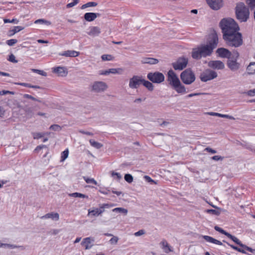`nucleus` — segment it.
<instances>
[{"mask_svg":"<svg viewBox=\"0 0 255 255\" xmlns=\"http://www.w3.org/2000/svg\"><path fill=\"white\" fill-rule=\"evenodd\" d=\"M223 34V39L229 47H239L243 43V36L239 32L240 27L232 18H223L219 23Z\"/></svg>","mask_w":255,"mask_h":255,"instance_id":"f257e3e1","label":"nucleus"},{"mask_svg":"<svg viewBox=\"0 0 255 255\" xmlns=\"http://www.w3.org/2000/svg\"><path fill=\"white\" fill-rule=\"evenodd\" d=\"M167 81L172 88L178 94H185L187 93L185 87L182 84L176 73L170 69L167 73Z\"/></svg>","mask_w":255,"mask_h":255,"instance_id":"f03ea898","label":"nucleus"},{"mask_svg":"<svg viewBox=\"0 0 255 255\" xmlns=\"http://www.w3.org/2000/svg\"><path fill=\"white\" fill-rule=\"evenodd\" d=\"M235 14L237 19L240 22H246L249 18V9L244 2H239L235 7Z\"/></svg>","mask_w":255,"mask_h":255,"instance_id":"7ed1b4c3","label":"nucleus"},{"mask_svg":"<svg viewBox=\"0 0 255 255\" xmlns=\"http://www.w3.org/2000/svg\"><path fill=\"white\" fill-rule=\"evenodd\" d=\"M210 55L209 50L206 48L203 44L196 48H193L191 55L192 57L196 60L200 59L202 57H206Z\"/></svg>","mask_w":255,"mask_h":255,"instance_id":"20e7f679","label":"nucleus"},{"mask_svg":"<svg viewBox=\"0 0 255 255\" xmlns=\"http://www.w3.org/2000/svg\"><path fill=\"white\" fill-rule=\"evenodd\" d=\"M218 36L217 33L214 31L209 35L207 44H203L209 50V52L211 55L213 50L216 48L218 44Z\"/></svg>","mask_w":255,"mask_h":255,"instance_id":"39448f33","label":"nucleus"},{"mask_svg":"<svg viewBox=\"0 0 255 255\" xmlns=\"http://www.w3.org/2000/svg\"><path fill=\"white\" fill-rule=\"evenodd\" d=\"M180 79L186 85H190L195 80V75L190 68H188L180 74Z\"/></svg>","mask_w":255,"mask_h":255,"instance_id":"423d86ee","label":"nucleus"},{"mask_svg":"<svg viewBox=\"0 0 255 255\" xmlns=\"http://www.w3.org/2000/svg\"><path fill=\"white\" fill-rule=\"evenodd\" d=\"M147 79L154 83L160 84L165 79L164 75L159 72H149L147 75Z\"/></svg>","mask_w":255,"mask_h":255,"instance_id":"0eeeda50","label":"nucleus"},{"mask_svg":"<svg viewBox=\"0 0 255 255\" xmlns=\"http://www.w3.org/2000/svg\"><path fill=\"white\" fill-rule=\"evenodd\" d=\"M188 62V60L185 57H180L177 60L172 63V65L175 70H182L184 69Z\"/></svg>","mask_w":255,"mask_h":255,"instance_id":"6e6552de","label":"nucleus"},{"mask_svg":"<svg viewBox=\"0 0 255 255\" xmlns=\"http://www.w3.org/2000/svg\"><path fill=\"white\" fill-rule=\"evenodd\" d=\"M217 77V73L213 70L207 69L200 74V78L202 82H206Z\"/></svg>","mask_w":255,"mask_h":255,"instance_id":"1a4fd4ad","label":"nucleus"},{"mask_svg":"<svg viewBox=\"0 0 255 255\" xmlns=\"http://www.w3.org/2000/svg\"><path fill=\"white\" fill-rule=\"evenodd\" d=\"M108 88L106 83L102 81H96L92 85L91 91L95 93H101L105 91Z\"/></svg>","mask_w":255,"mask_h":255,"instance_id":"9d476101","label":"nucleus"},{"mask_svg":"<svg viewBox=\"0 0 255 255\" xmlns=\"http://www.w3.org/2000/svg\"><path fill=\"white\" fill-rule=\"evenodd\" d=\"M142 76L134 75L129 80V87L131 89H137L142 84Z\"/></svg>","mask_w":255,"mask_h":255,"instance_id":"9b49d317","label":"nucleus"},{"mask_svg":"<svg viewBox=\"0 0 255 255\" xmlns=\"http://www.w3.org/2000/svg\"><path fill=\"white\" fill-rule=\"evenodd\" d=\"M110 205L108 204H103L100 206L99 208H95L92 210H89V214L93 216H98L105 211V208H108Z\"/></svg>","mask_w":255,"mask_h":255,"instance_id":"f8f14e48","label":"nucleus"},{"mask_svg":"<svg viewBox=\"0 0 255 255\" xmlns=\"http://www.w3.org/2000/svg\"><path fill=\"white\" fill-rule=\"evenodd\" d=\"M227 65L228 68L232 71H236L239 69L240 64L236 59L233 60L230 58L228 59Z\"/></svg>","mask_w":255,"mask_h":255,"instance_id":"ddd939ff","label":"nucleus"},{"mask_svg":"<svg viewBox=\"0 0 255 255\" xmlns=\"http://www.w3.org/2000/svg\"><path fill=\"white\" fill-rule=\"evenodd\" d=\"M208 66L214 69L222 70L225 67L223 62L220 60L210 61L208 63Z\"/></svg>","mask_w":255,"mask_h":255,"instance_id":"4468645a","label":"nucleus"},{"mask_svg":"<svg viewBox=\"0 0 255 255\" xmlns=\"http://www.w3.org/2000/svg\"><path fill=\"white\" fill-rule=\"evenodd\" d=\"M210 7L214 10L220 9L223 5L222 0H206Z\"/></svg>","mask_w":255,"mask_h":255,"instance_id":"2eb2a0df","label":"nucleus"},{"mask_svg":"<svg viewBox=\"0 0 255 255\" xmlns=\"http://www.w3.org/2000/svg\"><path fill=\"white\" fill-rule=\"evenodd\" d=\"M216 53L218 54L219 57L224 58H228V59L232 55L231 52L225 48H218L216 51Z\"/></svg>","mask_w":255,"mask_h":255,"instance_id":"dca6fc26","label":"nucleus"},{"mask_svg":"<svg viewBox=\"0 0 255 255\" xmlns=\"http://www.w3.org/2000/svg\"><path fill=\"white\" fill-rule=\"evenodd\" d=\"M101 14L99 13L94 12H87L85 13L84 17L85 19L87 21H94L97 17H99Z\"/></svg>","mask_w":255,"mask_h":255,"instance_id":"f3484780","label":"nucleus"},{"mask_svg":"<svg viewBox=\"0 0 255 255\" xmlns=\"http://www.w3.org/2000/svg\"><path fill=\"white\" fill-rule=\"evenodd\" d=\"M41 219H51L53 220L58 221L59 219V215L57 213L51 212L45 214L40 217Z\"/></svg>","mask_w":255,"mask_h":255,"instance_id":"a211bd4d","label":"nucleus"},{"mask_svg":"<svg viewBox=\"0 0 255 255\" xmlns=\"http://www.w3.org/2000/svg\"><path fill=\"white\" fill-rule=\"evenodd\" d=\"M59 55L62 56L75 57L79 55V52L74 50H67L59 53Z\"/></svg>","mask_w":255,"mask_h":255,"instance_id":"6ab92c4d","label":"nucleus"},{"mask_svg":"<svg viewBox=\"0 0 255 255\" xmlns=\"http://www.w3.org/2000/svg\"><path fill=\"white\" fill-rule=\"evenodd\" d=\"M101 32V30L99 27L98 26H92L90 27V31L88 32V34L95 36H98Z\"/></svg>","mask_w":255,"mask_h":255,"instance_id":"aec40b11","label":"nucleus"},{"mask_svg":"<svg viewBox=\"0 0 255 255\" xmlns=\"http://www.w3.org/2000/svg\"><path fill=\"white\" fill-rule=\"evenodd\" d=\"M53 72L58 74L59 76H65L67 74V72L65 70V68L62 67L54 68Z\"/></svg>","mask_w":255,"mask_h":255,"instance_id":"412c9836","label":"nucleus"},{"mask_svg":"<svg viewBox=\"0 0 255 255\" xmlns=\"http://www.w3.org/2000/svg\"><path fill=\"white\" fill-rule=\"evenodd\" d=\"M203 238L207 242L213 243L219 245H223V244L220 241H218L212 237L209 236H203Z\"/></svg>","mask_w":255,"mask_h":255,"instance_id":"4be33fe9","label":"nucleus"},{"mask_svg":"<svg viewBox=\"0 0 255 255\" xmlns=\"http://www.w3.org/2000/svg\"><path fill=\"white\" fill-rule=\"evenodd\" d=\"M160 244L161 245L162 249L165 253H168L172 251L170 247L166 240H163Z\"/></svg>","mask_w":255,"mask_h":255,"instance_id":"5701e85b","label":"nucleus"},{"mask_svg":"<svg viewBox=\"0 0 255 255\" xmlns=\"http://www.w3.org/2000/svg\"><path fill=\"white\" fill-rule=\"evenodd\" d=\"M141 62L144 64H155L158 62V60L153 58H144Z\"/></svg>","mask_w":255,"mask_h":255,"instance_id":"b1692460","label":"nucleus"},{"mask_svg":"<svg viewBox=\"0 0 255 255\" xmlns=\"http://www.w3.org/2000/svg\"><path fill=\"white\" fill-rule=\"evenodd\" d=\"M23 27L20 26H14L13 28L10 29L8 31V36H13L15 33L22 30L23 29Z\"/></svg>","mask_w":255,"mask_h":255,"instance_id":"393cba45","label":"nucleus"},{"mask_svg":"<svg viewBox=\"0 0 255 255\" xmlns=\"http://www.w3.org/2000/svg\"><path fill=\"white\" fill-rule=\"evenodd\" d=\"M247 73L253 75L255 73V62H251L247 68Z\"/></svg>","mask_w":255,"mask_h":255,"instance_id":"a878e982","label":"nucleus"},{"mask_svg":"<svg viewBox=\"0 0 255 255\" xmlns=\"http://www.w3.org/2000/svg\"><path fill=\"white\" fill-rule=\"evenodd\" d=\"M91 243V238L90 237H87L83 239L81 242V245L85 247L86 250H89L92 247V246H89V244H90Z\"/></svg>","mask_w":255,"mask_h":255,"instance_id":"bb28decb","label":"nucleus"},{"mask_svg":"<svg viewBox=\"0 0 255 255\" xmlns=\"http://www.w3.org/2000/svg\"><path fill=\"white\" fill-rule=\"evenodd\" d=\"M149 91H152L154 89V86L150 82L143 79L142 84Z\"/></svg>","mask_w":255,"mask_h":255,"instance_id":"cd10ccee","label":"nucleus"},{"mask_svg":"<svg viewBox=\"0 0 255 255\" xmlns=\"http://www.w3.org/2000/svg\"><path fill=\"white\" fill-rule=\"evenodd\" d=\"M209 114L211 116H217L219 117L229 119L230 120H235V118L233 116H230L228 115H224V114H219V113H213V112H212V113H210Z\"/></svg>","mask_w":255,"mask_h":255,"instance_id":"c85d7f7f","label":"nucleus"},{"mask_svg":"<svg viewBox=\"0 0 255 255\" xmlns=\"http://www.w3.org/2000/svg\"><path fill=\"white\" fill-rule=\"evenodd\" d=\"M223 242L224 243H226L228 246H229L230 247H231V248H232L233 249L239 252H240V253H242L243 254H247V252L245 251V250L244 249H241V248H239L236 246H235L233 245H231L230 244H229V243L227 242L225 240H223Z\"/></svg>","mask_w":255,"mask_h":255,"instance_id":"c756f323","label":"nucleus"},{"mask_svg":"<svg viewBox=\"0 0 255 255\" xmlns=\"http://www.w3.org/2000/svg\"><path fill=\"white\" fill-rule=\"evenodd\" d=\"M227 237L231 239L233 242H234L236 244L239 245L241 247L243 245L242 243L235 236H234L229 233V234L227 236Z\"/></svg>","mask_w":255,"mask_h":255,"instance_id":"7c9ffc66","label":"nucleus"},{"mask_svg":"<svg viewBox=\"0 0 255 255\" xmlns=\"http://www.w3.org/2000/svg\"><path fill=\"white\" fill-rule=\"evenodd\" d=\"M89 142L91 146L97 149H100L103 146L102 144L97 141H96L93 139H90Z\"/></svg>","mask_w":255,"mask_h":255,"instance_id":"2f4dec72","label":"nucleus"},{"mask_svg":"<svg viewBox=\"0 0 255 255\" xmlns=\"http://www.w3.org/2000/svg\"><path fill=\"white\" fill-rule=\"evenodd\" d=\"M114 212H118L123 214L124 215H127L128 213V210L122 207L116 208L113 210Z\"/></svg>","mask_w":255,"mask_h":255,"instance_id":"473e14b6","label":"nucleus"},{"mask_svg":"<svg viewBox=\"0 0 255 255\" xmlns=\"http://www.w3.org/2000/svg\"><path fill=\"white\" fill-rule=\"evenodd\" d=\"M97 5H98V3L97 2H94V1H90V2H88L82 5L81 8L83 9L89 7L96 6Z\"/></svg>","mask_w":255,"mask_h":255,"instance_id":"72a5a7b5","label":"nucleus"},{"mask_svg":"<svg viewBox=\"0 0 255 255\" xmlns=\"http://www.w3.org/2000/svg\"><path fill=\"white\" fill-rule=\"evenodd\" d=\"M206 212L209 214H212V215L219 216L221 213V209L218 208H217V210L208 209V210H207Z\"/></svg>","mask_w":255,"mask_h":255,"instance_id":"f704fd0d","label":"nucleus"},{"mask_svg":"<svg viewBox=\"0 0 255 255\" xmlns=\"http://www.w3.org/2000/svg\"><path fill=\"white\" fill-rule=\"evenodd\" d=\"M69 196H70V197H73L88 198V196H87V195H86L85 194L80 193H78V192H75V193L69 194Z\"/></svg>","mask_w":255,"mask_h":255,"instance_id":"c9c22d12","label":"nucleus"},{"mask_svg":"<svg viewBox=\"0 0 255 255\" xmlns=\"http://www.w3.org/2000/svg\"><path fill=\"white\" fill-rule=\"evenodd\" d=\"M35 23L38 24H45L47 25H50L51 24V22L50 21L44 19H38L35 21Z\"/></svg>","mask_w":255,"mask_h":255,"instance_id":"e433bc0d","label":"nucleus"},{"mask_svg":"<svg viewBox=\"0 0 255 255\" xmlns=\"http://www.w3.org/2000/svg\"><path fill=\"white\" fill-rule=\"evenodd\" d=\"M231 56L230 57V59L237 60L238 58L239 57L240 54L239 53L237 50H234L231 52Z\"/></svg>","mask_w":255,"mask_h":255,"instance_id":"4c0bfd02","label":"nucleus"},{"mask_svg":"<svg viewBox=\"0 0 255 255\" xmlns=\"http://www.w3.org/2000/svg\"><path fill=\"white\" fill-rule=\"evenodd\" d=\"M69 151L68 149L62 152L61 156V161H64L68 156Z\"/></svg>","mask_w":255,"mask_h":255,"instance_id":"58836bf2","label":"nucleus"},{"mask_svg":"<svg viewBox=\"0 0 255 255\" xmlns=\"http://www.w3.org/2000/svg\"><path fill=\"white\" fill-rule=\"evenodd\" d=\"M84 179L86 182L88 184H93L95 185H97V181L93 178H89L88 177L84 176L83 177Z\"/></svg>","mask_w":255,"mask_h":255,"instance_id":"ea45409f","label":"nucleus"},{"mask_svg":"<svg viewBox=\"0 0 255 255\" xmlns=\"http://www.w3.org/2000/svg\"><path fill=\"white\" fill-rule=\"evenodd\" d=\"M101 58L103 61H111L113 60L114 57L109 54H104L101 56Z\"/></svg>","mask_w":255,"mask_h":255,"instance_id":"a19ab883","label":"nucleus"},{"mask_svg":"<svg viewBox=\"0 0 255 255\" xmlns=\"http://www.w3.org/2000/svg\"><path fill=\"white\" fill-rule=\"evenodd\" d=\"M214 229L216 231H218V232H220V233L225 235L227 237L228 235L229 234V233L227 232L226 231L224 230L223 229H222L221 228H220L217 226H215L214 227Z\"/></svg>","mask_w":255,"mask_h":255,"instance_id":"79ce46f5","label":"nucleus"},{"mask_svg":"<svg viewBox=\"0 0 255 255\" xmlns=\"http://www.w3.org/2000/svg\"><path fill=\"white\" fill-rule=\"evenodd\" d=\"M246 3L251 9L255 7V0H246Z\"/></svg>","mask_w":255,"mask_h":255,"instance_id":"37998d69","label":"nucleus"},{"mask_svg":"<svg viewBox=\"0 0 255 255\" xmlns=\"http://www.w3.org/2000/svg\"><path fill=\"white\" fill-rule=\"evenodd\" d=\"M124 178L125 180L129 183L133 181V177L130 174H126Z\"/></svg>","mask_w":255,"mask_h":255,"instance_id":"c03bdc74","label":"nucleus"},{"mask_svg":"<svg viewBox=\"0 0 255 255\" xmlns=\"http://www.w3.org/2000/svg\"><path fill=\"white\" fill-rule=\"evenodd\" d=\"M17 42V40L15 39H11L9 40H7L6 41V43L10 46H12L14 45Z\"/></svg>","mask_w":255,"mask_h":255,"instance_id":"a18cd8bd","label":"nucleus"},{"mask_svg":"<svg viewBox=\"0 0 255 255\" xmlns=\"http://www.w3.org/2000/svg\"><path fill=\"white\" fill-rule=\"evenodd\" d=\"M23 97L24 98L29 99H31L32 100H33V101H37L38 102H41L40 100H38V99H36L35 98L32 97V96H31L30 95H28V94H23Z\"/></svg>","mask_w":255,"mask_h":255,"instance_id":"49530a36","label":"nucleus"},{"mask_svg":"<svg viewBox=\"0 0 255 255\" xmlns=\"http://www.w3.org/2000/svg\"><path fill=\"white\" fill-rule=\"evenodd\" d=\"M1 246L2 247V248H10V249H14V248H16L18 247L17 246L14 245H11V244H3V243H2L1 244Z\"/></svg>","mask_w":255,"mask_h":255,"instance_id":"de8ad7c7","label":"nucleus"},{"mask_svg":"<svg viewBox=\"0 0 255 255\" xmlns=\"http://www.w3.org/2000/svg\"><path fill=\"white\" fill-rule=\"evenodd\" d=\"M44 134H45L44 133L42 132H35L33 133V138L34 139H39L43 137L44 135Z\"/></svg>","mask_w":255,"mask_h":255,"instance_id":"09e8293b","label":"nucleus"},{"mask_svg":"<svg viewBox=\"0 0 255 255\" xmlns=\"http://www.w3.org/2000/svg\"><path fill=\"white\" fill-rule=\"evenodd\" d=\"M79 1V0H73V2L68 3L66 5L67 8L72 7L76 5Z\"/></svg>","mask_w":255,"mask_h":255,"instance_id":"8fccbe9b","label":"nucleus"},{"mask_svg":"<svg viewBox=\"0 0 255 255\" xmlns=\"http://www.w3.org/2000/svg\"><path fill=\"white\" fill-rule=\"evenodd\" d=\"M32 71L42 76H46L47 75L46 73L42 70L33 69Z\"/></svg>","mask_w":255,"mask_h":255,"instance_id":"3c124183","label":"nucleus"},{"mask_svg":"<svg viewBox=\"0 0 255 255\" xmlns=\"http://www.w3.org/2000/svg\"><path fill=\"white\" fill-rule=\"evenodd\" d=\"M49 128L51 130H55V131H59V130H61V127L58 125H51L50 127Z\"/></svg>","mask_w":255,"mask_h":255,"instance_id":"603ef678","label":"nucleus"},{"mask_svg":"<svg viewBox=\"0 0 255 255\" xmlns=\"http://www.w3.org/2000/svg\"><path fill=\"white\" fill-rule=\"evenodd\" d=\"M122 71L121 69H116V68H111L109 69V74H117L120 73L119 71Z\"/></svg>","mask_w":255,"mask_h":255,"instance_id":"864d4df0","label":"nucleus"},{"mask_svg":"<svg viewBox=\"0 0 255 255\" xmlns=\"http://www.w3.org/2000/svg\"><path fill=\"white\" fill-rule=\"evenodd\" d=\"M8 60L10 62H11L12 63H16L17 62V60H16L15 59V56L12 54H11L9 56V58L8 59Z\"/></svg>","mask_w":255,"mask_h":255,"instance_id":"5fc2aeb1","label":"nucleus"},{"mask_svg":"<svg viewBox=\"0 0 255 255\" xmlns=\"http://www.w3.org/2000/svg\"><path fill=\"white\" fill-rule=\"evenodd\" d=\"M144 178L146 180V181L150 183L151 184H156V182L152 179L149 176L145 175L144 176Z\"/></svg>","mask_w":255,"mask_h":255,"instance_id":"6e6d98bb","label":"nucleus"},{"mask_svg":"<svg viewBox=\"0 0 255 255\" xmlns=\"http://www.w3.org/2000/svg\"><path fill=\"white\" fill-rule=\"evenodd\" d=\"M4 22L6 23H14L17 24L18 22V20L17 19H12V20H10L9 19H4L3 20Z\"/></svg>","mask_w":255,"mask_h":255,"instance_id":"4d7b16f0","label":"nucleus"},{"mask_svg":"<svg viewBox=\"0 0 255 255\" xmlns=\"http://www.w3.org/2000/svg\"><path fill=\"white\" fill-rule=\"evenodd\" d=\"M112 176L113 177L116 176V178L117 179H121L122 178V176L119 173L115 172L114 171L112 172Z\"/></svg>","mask_w":255,"mask_h":255,"instance_id":"13d9d810","label":"nucleus"},{"mask_svg":"<svg viewBox=\"0 0 255 255\" xmlns=\"http://www.w3.org/2000/svg\"><path fill=\"white\" fill-rule=\"evenodd\" d=\"M118 240L119 239L117 237H113L110 239V242L111 244H116L118 241Z\"/></svg>","mask_w":255,"mask_h":255,"instance_id":"bf43d9fd","label":"nucleus"},{"mask_svg":"<svg viewBox=\"0 0 255 255\" xmlns=\"http://www.w3.org/2000/svg\"><path fill=\"white\" fill-rule=\"evenodd\" d=\"M145 231L143 230H140L138 232H136L134 233V236L138 237L143 235Z\"/></svg>","mask_w":255,"mask_h":255,"instance_id":"052dcab7","label":"nucleus"},{"mask_svg":"<svg viewBox=\"0 0 255 255\" xmlns=\"http://www.w3.org/2000/svg\"><path fill=\"white\" fill-rule=\"evenodd\" d=\"M223 158H224L223 157H222L221 156H219V155H215L212 157V159L213 160H216V161H218L220 160H222Z\"/></svg>","mask_w":255,"mask_h":255,"instance_id":"680f3d73","label":"nucleus"},{"mask_svg":"<svg viewBox=\"0 0 255 255\" xmlns=\"http://www.w3.org/2000/svg\"><path fill=\"white\" fill-rule=\"evenodd\" d=\"M79 132L80 133H82V134H86V135H91V136H92V135H94L93 133H92L91 132L86 131H84V130H82V129L79 130Z\"/></svg>","mask_w":255,"mask_h":255,"instance_id":"e2e57ef3","label":"nucleus"},{"mask_svg":"<svg viewBox=\"0 0 255 255\" xmlns=\"http://www.w3.org/2000/svg\"><path fill=\"white\" fill-rule=\"evenodd\" d=\"M248 95L250 96H254L255 95V88L250 90L247 92Z\"/></svg>","mask_w":255,"mask_h":255,"instance_id":"0e129e2a","label":"nucleus"},{"mask_svg":"<svg viewBox=\"0 0 255 255\" xmlns=\"http://www.w3.org/2000/svg\"><path fill=\"white\" fill-rule=\"evenodd\" d=\"M99 74L101 75H109V69L107 70H101L99 71Z\"/></svg>","mask_w":255,"mask_h":255,"instance_id":"69168bd1","label":"nucleus"},{"mask_svg":"<svg viewBox=\"0 0 255 255\" xmlns=\"http://www.w3.org/2000/svg\"><path fill=\"white\" fill-rule=\"evenodd\" d=\"M241 247L243 248L244 249L246 250L247 251H248L251 253L252 252V251L253 250V249H252L251 248H250L244 244H243Z\"/></svg>","mask_w":255,"mask_h":255,"instance_id":"338daca9","label":"nucleus"},{"mask_svg":"<svg viewBox=\"0 0 255 255\" xmlns=\"http://www.w3.org/2000/svg\"><path fill=\"white\" fill-rule=\"evenodd\" d=\"M205 150H206L207 151L209 152H211L213 154H214V153H217V151L210 148V147H207L205 148Z\"/></svg>","mask_w":255,"mask_h":255,"instance_id":"774afa93","label":"nucleus"}]
</instances>
